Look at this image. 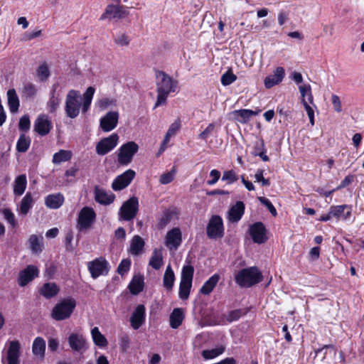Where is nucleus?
I'll use <instances>...</instances> for the list:
<instances>
[{"instance_id": "f257e3e1", "label": "nucleus", "mask_w": 364, "mask_h": 364, "mask_svg": "<svg viewBox=\"0 0 364 364\" xmlns=\"http://www.w3.org/2000/svg\"><path fill=\"white\" fill-rule=\"evenodd\" d=\"M156 85L157 99L154 107L166 103L168 95L176 91L178 81L164 71L158 70L156 72Z\"/></svg>"}, {"instance_id": "f03ea898", "label": "nucleus", "mask_w": 364, "mask_h": 364, "mask_svg": "<svg viewBox=\"0 0 364 364\" xmlns=\"http://www.w3.org/2000/svg\"><path fill=\"white\" fill-rule=\"evenodd\" d=\"M262 280V272L257 267L242 269L235 275V282L240 287H250Z\"/></svg>"}, {"instance_id": "7ed1b4c3", "label": "nucleus", "mask_w": 364, "mask_h": 364, "mask_svg": "<svg viewBox=\"0 0 364 364\" xmlns=\"http://www.w3.org/2000/svg\"><path fill=\"white\" fill-rule=\"evenodd\" d=\"M75 306L76 301L74 299H64L53 308L51 316L55 321L65 320L70 317Z\"/></svg>"}, {"instance_id": "20e7f679", "label": "nucleus", "mask_w": 364, "mask_h": 364, "mask_svg": "<svg viewBox=\"0 0 364 364\" xmlns=\"http://www.w3.org/2000/svg\"><path fill=\"white\" fill-rule=\"evenodd\" d=\"M82 98L79 91L70 90L65 98V112L68 117L76 118L80 112Z\"/></svg>"}, {"instance_id": "39448f33", "label": "nucleus", "mask_w": 364, "mask_h": 364, "mask_svg": "<svg viewBox=\"0 0 364 364\" xmlns=\"http://www.w3.org/2000/svg\"><path fill=\"white\" fill-rule=\"evenodd\" d=\"M139 210V200L135 196H133L123 203L119 210L120 219L125 221L133 220Z\"/></svg>"}, {"instance_id": "423d86ee", "label": "nucleus", "mask_w": 364, "mask_h": 364, "mask_svg": "<svg viewBox=\"0 0 364 364\" xmlns=\"http://www.w3.org/2000/svg\"><path fill=\"white\" fill-rule=\"evenodd\" d=\"M96 213L92 208L84 207L79 213L77 220V228L80 232L90 229L95 222Z\"/></svg>"}, {"instance_id": "0eeeda50", "label": "nucleus", "mask_w": 364, "mask_h": 364, "mask_svg": "<svg viewBox=\"0 0 364 364\" xmlns=\"http://www.w3.org/2000/svg\"><path fill=\"white\" fill-rule=\"evenodd\" d=\"M139 146L134 141H129L123 144L119 149L117 161L119 165H128L131 163L134 155L138 151Z\"/></svg>"}, {"instance_id": "6e6552de", "label": "nucleus", "mask_w": 364, "mask_h": 364, "mask_svg": "<svg viewBox=\"0 0 364 364\" xmlns=\"http://www.w3.org/2000/svg\"><path fill=\"white\" fill-rule=\"evenodd\" d=\"M87 269L94 279L102 275H107L109 271L108 262L103 257H100L87 262Z\"/></svg>"}, {"instance_id": "1a4fd4ad", "label": "nucleus", "mask_w": 364, "mask_h": 364, "mask_svg": "<svg viewBox=\"0 0 364 364\" xmlns=\"http://www.w3.org/2000/svg\"><path fill=\"white\" fill-rule=\"evenodd\" d=\"M206 233L210 239H218L223 237L224 227L223 220L219 215H213L208 223Z\"/></svg>"}, {"instance_id": "9d476101", "label": "nucleus", "mask_w": 364, "mask_h": 364, "mask_svg": "<svg viewBox=\"0 0 364 364\" xmlns=\"http://www.w3.org/2000/svg\"><path fill=\"white\" fill-rule=\"evenodd\" d=\"M119 136L112 134L108 137L103 138L96 145V152L98 155L104 156L111 151L117 145Z\"/></svg>"}, {"instance_id": "9b49d317", "label": "nucleus", "mask_w": 364, "mask_h": 364, "mask_svg": "<svg viewBox=\"0 0 364 364\" xmlns=\"http://www.w3.org/2000/svg\"><path fill=\"white\" fill-rule=\"evenodd\" d=\"M249 232L255 243L263 244L267 240V230L262 222H257L251 225Z\"/></svg>"}, {"instance_id": "f8f14e48", "label": "nucleus", "mask_w": 364, "mask_h": 364, "mask_svg": "<svg viewBox=\"0 0 364 364\" xmlns=\"http://www.w3.org/2000/svg\"><path fill=\"white\" fill-rule=\"evenodd\" d=\"M135 176V172L129 169L118 176L113 181L112 188L114 191H121L127 187Z\"/></svg>"}, {"instance_id": "ddd939ff", "label": "nucleus", "mask_w": 364, "mask_h": 364, "mask_svg": "<svg viewBox=\"0 0 364 364\" xmlns=\"http://www.w3.org/2000/svg\"><path fill=\"white\" fill-rule=\"evenodd\" d=\"M68 341L70 348L80 353H83L87 348L86 339L80 333H71L68 338Z\"/></svg>"}, {"instance_id": "4468645a", "label": "nucleus", "mask_w": 364, "mask_h": 364, "mask_svg": "<svg viewBox=\"0 0 364 364\" xmlns=\"http://www.w3.org/2000/svg\"><path fill=\"white\" fill-rule=\"evenodd\" d=\"M166 246L170 250H176L182 242V235L178 228H173L166 235Z\"/></svg>"}, {"instance_id": "2eb2a0df", "label": "nucleus", "mask_w": 364, "mask_h": 364, "mask_svg": "<svg viewBox=\"0 0 364 364\" xmlns=\"http://www.w3.org/2000/svg\"><path fill=\"white\" fill-rule=\"evenodd\" d=\"M38 269L34 265H28L19 272L18 283L21 287H25L34 278L38 276Z\"/></svg>"}, {"instance_id": "dca6fc26", "label": "nucleus", "mask_w": 364, "mask_h": 364, "mask_svg": "<svg viewBox=\"0 0 364 364\" xmlns=\"http://www.w3.org/2000/svg\"><path fill=\"white\" fill-rule=\"evenodd\" d=\"M52 127L51 121L46 115L39 116L34 124V131L41 136L47 135L51 130Z\"/></svg>"}, {"instance_id": "f3484780", "label": "nucleus", "mask_w": 364, "mask_h": 364, "mask_svg": "<svg viewBox=\"0 0 364 364\" xmlns=\"http://www.w3.org/2000/svg\"><path fill=\"white\" fill-rule=\"evenodd\" d=\"M119 114L117 112H109L100 119V127L104 132H110L114 129L118 122Z\"/></svg>"}, {"instance_id": "a211bd4d", "label": "nucleus", "mask_w": 364, "mask_h": 364, "mask_svg": "<svg viewBox=\"0 0 364 364\" xmlns=\"http://www.w3.org/2000/svg\"><path fill=\"white\" fill-rule=\"evenodd\" d=\"M144 320L145 307L144 305L139 304L136 306L130 318L131 326L135 330L139 329L144 323Z\"/></svg>"}, {"instance_id": "6ab92c4d", "label": "nucleus", "mask_w": 364, "mask_h": 364, "mask_svg": "<svg viewBox=\"0 0 364 364\" xmlns=\"http://www.w3.org/2000/svg\"><path fill=\"white\" fill-rule=\"evenodd\" d=\"M21 345L18 341H11L7 351L8 364H19Z\"/></svg>"}, {"instance_id": "aec40b11", "label": "nucleus", "mask_w": 364, "mask_h": 364, "mask_svg": "<svg viewBox=\"0 0 364 364\" xmlns=\"http://www.w3.org/2000/svg\"><path fill=\"white\" fill-rule=\"evenodd\" d=\"M245 204L242 201H237L232 205L229 211L228 219L231 223H237L242 217L245 213Z\"/></svg>"}, {"instance_id": "412c9836", "label": "nucleus", "mask_w": 364, "mask_h": 364, "mask_svg": "<svg viewBox=\"0 0 364 364\" xmlns=\"http://www.w3.org/2000/svg\"><path fill=\"white\" fill-rule=\"evenodd\" d=\"M284 77V69L282 67L276 68L273 75H269L264 79V85L267 88H271L282 81Z\"/></svg>"}, {"instance_id": "4be33fe9", "label": "nucleus", "mask_w": 364, "mask_h": 364, "mask_svg": "<svg viewBox=\"0 0 364 364\" xmlns=\"http://www.w3.org/2000/svg\"><path fill=\"white\" fill-rule=\"evenodd\" d=\"M260 111V109L253 111L252 109H242L235 110L232 114L237 122L242 124H247L252 117L257 115Z\"/></svg>"}, {"instance_id": "5701e85b", "label": "nucleus", "mask_w": 364, "mask_h": 364, "mask_svg": "<svg viewBox=\"0 0 364 364\" xmlns=\"http://www.w3.org/2000/svg\"><path fill=\"white\" fill-rule=\"evenodd\" d=\"M26 186V176L25 174L18 176L13 184V193L15 198L21 196L24 193Z\"/></svg>"}, {"instance_id": "b1692460", "label": "nucleus", "mask_w": 364, "mask_h": 364, "mask_svg": "<svg viewBox=\"0 0 364 364\" xmlns=\"http://www.w3.org/2000/svg\"><path fill=\"white\" fill-rule=\"evenodd\" d=\"M115 196L113 193H108L105 190L98 188H95V200L102 205H109L114 200Z\"/></svg>"}, {"instance_id": "393cba45", "label": "nucleus", "mask_w": 364, "mask_h": 364, "mask_svg": "<svg viewBox=\"0 0 364 364\" xmlns=\"http://www.w3.org/2000/svg\"><path fill=\"white\" fill-rule=\"evenodd\" d=\"M333 217L346 220L351 215V208L348 205H335L330 208Z\"/></svg>"}, {"instance_id": "a878e982", "label": "nucleus", "mask_w": 364, "mask_h": 364, "mask_svg": "<svg viewBox=\"0 0 364 364\" xmlns=\"http://www.w3.org/2000/svg\"><path fill=\"white\" fill-rule=\"evenodd\" d=\"M126 16V12L119 6L108 5L105 12L101 16L100 19L103 20L107 18H123Z\"/></svg>"}, {"instance_id": "bb28decb", "label": "nucleus", "mask_w": 364, "mask_h": 364, "mask_svg": "<svg viewBox=\"0 0 364 364\" xmlns=\"http://www.w3.org/2000/svg\"><path fill=\"white\" fill-rule=\"evenodd\" d=\"M58 87V83L53 84L50 90V97L47 103L48 109L50 113L56 111L60 102L59 95H56V90Z\"/></svg>"}, {"instance_id": "cd10ccee", "label": "nucleus", "mask_w": 364, "mask_h": 364, "mask_svg": "<svg viewBox=\"0 0 364 364\" xmlns=\"http://www.w3.org/2000/svg\"><path fill=\"white\" fill-rule=\"evenodd\" d=\"M8 105L11 113H16L20 105L19 99L15 89H9L7 91Z\"/></svg>"}, {"instance_id": "c85d7f7f", "label": "nucleus", "mask_w": 364, "mask_h": 364, "mask_svg": "<svg viewBox=\"0 0 364 364\" xmlns=\"http://www.w3.org/2000/svg\"><path fill=\"white\" fill-rule=\"evenodd\" d=\"M184 318V314L182 309L176 308L170 315V326L173 328H178L182 323Z\"/></svg>"}, {"instance_id": "c756f323", "label": "nucleus", "mask_w": 364, "mask_h": 364, "mask_svg": "<svg viewBox=\"0 0 364 364\" xmlns=\"http://www.w3.org/2000/svg\"><path fill=\"white\" fill-rule=\"evenodd\" d=\"M63 202L64 197L60 193L49 195L45 199L46 205L52 209L60 208Z\"/></svg>"}, {"instance_id": "7c9ffc66", "label": "nucleus", "mask_w": 364, "mask_h": 364, "mask_svg": "<svg viewBox=\"0 0 364 364\" xmlns=\"http://www.w3.org/2000/svg\"><path fill=\"white\" fill-rule=\"evenodd\" d=\"M46 341L41 337H37L34 339L32 346L33 353L43 359L45 356Z\"/></svg>"}, {"instance_id": "2f4dec72", "label": "nucleus", "mask_w": 364, "mask_h": 364, "mask_svg": "<svg viewBox=\"0 0 364 364\" xmlns=\"http://www.w3.org/2000/svg\"><path fill=\"white\" fill-rule=\"evenodd\" d=\"M59 289L55 283H46L41 288L39 292L46 299H50L58 294Z\"/></svg>"}, {"instance_id": "473e14b6", "label": "nucleus", "mask_w": 364, "mask_h": 364, "mask_svg": "<svg viewBox=\"0 0 364 364\" xmlns=\"http://www.w3.org/2000/svg\"><path fill=\"white\" fill-rule=\"evenodd\" d=\"M219 279L220 276L218 274H213L204 283L200 289V292L202 294L208 295L213 290Z\"/></svg>"}, {"instance_id": "72a5a7b5", "label": "nucleus", "mask_w": 364, "mask_h": 364, "mask_svg": "<svg viewBox=\"0 0 364 364\" xmlns=\"http://www.w3.org/2000/svg\"><path fill=\"white\" fill-rule=\"evenodd\" d=\"M34 200L30 192L26 193L20 203V213L26 215L33 207Z\"/></svg>"}, {"instance_id": "f704fd0d", "label": "nucleus", "mask_w": 364, "mask_h": 364, "mask_svg": "<svg viewBox=\"0 0 364 364\" xmlns=\"http://www.w3.org/2000/svg\"><path fill=\"white\" fill-rule=\"evenodd\" d=\"M175 281V274L171 267L168 265L163 277L164 287L168 290L171 291L173 289Z\"/></svg>"}, {"instance_id": "c9c22d12", "label": "nucleus", "mask_w": 364, "mask_h": 364, "mask_svg": "<svg viewBox=\"0 0 364 364\" xmlns=\"http://www.w3.org/2000/svg\"><path fill=\"white\" fill-rule=\"evenodd\" d=\"M144 247V240L139 235H135L132 238L130 244V252L133 255H139Z\"/></svg>"}, {"instance_id": "e433bc0d", "label": "nucleus", "mask_w": 364, "mask_h": 364, "mask_svg": "<svg viewBox=\"0 0 364 364\" xmlns=\"http://www.w3.org/2000/svg\"><path fill=\"white\" fill-rule=\"evenodd\" d=\"M144 288V277L141 275L134 276L129 285L132 294H138Z\"/></svg>"}, {"instance_id": "4c0bfd02", "label": "nucleus", "mask_w": 364, "mask_h": 364, "mask_svg": "<svg viewBox=\"0 0 364 364\" xmlns=\"http://www.w3.org/2000/svg\"><path fill=\"white\" fill-rule=\"evenodd\" d=\"M92 336L95 344L100 348L107 346V341L106 338L100 333L97 327H95L91 331Z\"/></svg>"}, {"instance_id": "58836bf2", "label": "nucleus", "mask_w": 364, "mask_h": 364, "mask_svg": "<svg viewBox=\"0 0 364 364\" xmlns=\"http://www.w3.org/2000/svg\"><path fill=\"white\" fill-rule=\"evenodd\" d=\"M36 75L41 82L46 81L49 78L50 72L46 62L41 63L36 69Z\"/></svg>"}, {"instance_id": "ea45409f", "label": "nucleus", "mask_w": 364, "mask_h": 364, "mask_svg": "<svg viewBox=\"0 0 364 364\" xmlns=\"http://www.w3.org/2000/svg\"><path fill=\"white\" fill-rule=\"evenodd\" d=\"M31 145V139L29 136H26L25 134H22L20 135L17 144H16V150L18 152L24 153L26 152Z\"/></svg>"}, {"instance_id": "a19ab883", "label": "nucleus", "mask_w": 364, "mask_h": 364, "mask_svg": "<svg viewBox=\"0 0 364 364\" xmlns=\"http://www.w3.org/2000/svg\"><path fill=\"white\" fill-rule=\"evenodd\" d=\"M149 265L158 270L163 265L162 254L160 250L155 249L149 260Z\"/></svg>"}, {"instance_id": "79ce46f5", "label": "nucleus", "mask_w": 364, "mask_h": 364, "mask_svg": "<svg viewBox=\"0 0 364 364\" xmlns=\"http://www.w3.org/2000/svg\"><path fill=\"white\" fill-rule=\"evenodd\" d=\"M72 154L70 151L60 150L54 154L53 156V163L60 164L63 161H69L71 159Z\"/></svg>"}, {"instance_id": "37998d69", "label": "nucleus", "mask_w": 364, "mask_h": 364, "mask_svg": "<svg viewBox=\"0 0 364 364\" xmlns=\"http://www.w3.org/2000/svg\"><path fill=\"white\" fill-rule=\"evenodd\" d=\"M28 242L30 248L33 253H39L42 252L43 244L40 241L38 237L36 235H31L29 237Z\"/></svg>"}, {"instance_id": "c03bdc74", "label": "nucleus", "mask_w": 364, "mask_h": 364, "mask_svg": "<svg viewBox=\"0 0 364 364\" xmlns=\"http://www.w3.org/2000/svg\"><path fill=\"white\" fill-rule=\"evenodd\" d=\"M194 273V268L191 265H186L181 272V282L192 283Z\"/></svg>"}, {"instance_id": "a18cd8bd", "label": "nucleus", "mask_w": 364, "mask_h": 364, "mask_svg": "<svg viewBox=\"0 0 364 364\" xmlns=\"http://www.w3.org/2000/svg\"><path fill=\"white\" fill-rule=\"evenodd\" d=\"M225 350L223 346H220L210 350H204L202 351V356L205 360L213 359L222 354Z\"/></svg>"}, {"instance_id": "49530a36", "label": "nucleus", "mask_w": 364, "mask_h": 364, "mask_svg": "<svg viewBox=\"0 0 364 364\" xmlns=\"http://www.w3.org/2000/svg\"><path fill=\"white\" fill-rule=\"evenodd\" d=\"M192 287V283L188 282H180L179 286V297L182 300H186L189 297L191 289Z\"/></svg>"}, {"instance_id": "de8ad7c7", "label": "nucleus", "mask_w": 364, "mask_h": 364, "mask_svg": "<svg viewBox=\"0 0 364 364\" xmlns=\"http://www.w3.org/2000/svg\"><path fill=\"white\" fill-rule=\"evenodd\" d=\"M36 85L31 82H27L23 85L22 88V96L26 98H31L36 95Z\"/></svg>"}, {"instance_id": "09e8293b", "label": "nucleus", "mask_w": 364, "mask_h": 364, "mask_svg": "<svg viewBox=\"0 0 364 364\" xmlns=\"http://www.w3.org/2000/svg\"><path fill=\"white\" fill-rule=\"evenodd\" d=\"M173 216V213L169 210H166L164 211L161 218L159 219L158 223L159 228H164L166 227L171 220Z\"/></svg>"}, {"instance_id": "8fccbe9b", "label": "nucleus", "mask_w": 364, "mask_h": 364, "mask_svg": "<svg viewBox=\"0 0 364 364\" xmlns=\"http://www.w3.org/2000/svg\"><path fill=\"white\" fill-rule=\"evenodd\" d=\"M237 80V76L232 73L231 70H228L221 76V83L224 86L229 85Z\"/></svg>"}, {"instance_id": "3c124183", "label": "nucleus", "mask_w": 364, "mask_h": 364, "mask_svg": "<svg viewBox=\"0 0 364 364\" xmlns=\"http://www.w3.org/2000/svg\"><path fill=\"white\" fill-rule=\"evenodd\" d=\"M299 89L302 98L301 101L304 99L305 96L307 95L309 102L311 104L313 103V95L311 94V86L309 85H300Z\"/></svg>"}, {"instance_id": "603ef678", "label": "nucleus", "mask_w": 364, "mask_h": 364, "mask_svg": "<svg viewBox=\"0 0 364 364\" xmlns=\"http://www.w3.org/2000/svg\"><path fill=\"white\" fill-rule=\"evenodd\" d=\"M130 266L131 260L129 259H124L119 263L117 272L118 274L123 276L129 270Z\"/></svg>"}, {"instance_id": "864d4df0", "label": "nucleus", "mask_w": 364, "mask_h": 364, "mask_svg": "<svg viewBox=\"0 0 364 364\" xmlns=\"http://www.w3.org/2000/svg\"><path fill=\"white\" fill-rule=\"evenodd\" d=\"M175 174H176V170L174 168H173V169L168 172V173H163L161 177H160V183L161 184H168L169 183H171L173 178H174V176H175Z\"/></svg>"}, {"instance_id": "5fc2aeb1", "label": "nucleus", "mask_w": 364, "mask_h": 364, "mask_svg": "<svg viewBox=\"0 0 364 364\" xmlns=\"http://www.w3.org/2000/svg\"><path fill=\"white\" fill-rule=\"evenodd\" d=\"M2 213L4 215V218L12 227H15L17 225V223L15 219V215L10 209H3Z\"/></svg>"}, {"instance_id": "6e6d98bb", "label": "nucleus", "mask_w": 364, "mask_h": 364, "mask_svg": "<svg viewBox=\"0 0 364 364\" xmlns=\"http://www.w3.org/2000/svg\"><path fill=\"white\" fill-rule=\"evenodd\" d=\"M222 180L228 181V183H232L238 180V176L232 170L226 171L223 173Z\"/></svg>"}, {"instance_id": "4d7b16f0", "label": "nucleus", "mask_w": 364, "mask_h": 364, "mask_svg": "<svg viewBox=\"0 0 364 364\" xmlns=\"http://www.w3.org/2000/svg\"><path fill=\"white\" fill-rule=\"evenodd\" d=\"M31 127V122L29 117L28 115H23L21 117L18 123V128L21 131L27 132L29 130Z\"/></svg>"}, {"instance_id": "13d9d810", "label": "nucleus", "mask_w": 364, "mask_h": 364, "mask_svg": "<svg viewBox=\"0 0 364 364\" xmlns=\"http://www.w3.org/2000/svg\"><path fill=\"white\" fill-rule=\"evenodd\" d=\"M117 103L116 100L110 99V98H102L100 99L98 102V106L102 109H107L109 107L115 106Z\"/></svg>"}, {"instance_id": "bf43d9fd", "label": "nucleus", "mask_w": 364, "mask_h": 364, "mask_svg": "<svg viewBox=\"0 0 364 364\" xmlns=\"http://www.w3.org/2000/svg\"><path fill=\"white\" fill-rule=\"evenodd\" d=\"M130 39L125 33H121L114 37V42L119 46H127L129 44Z\"/></svg>"}, {"instance_id": "052dcab7", "label": "nucleus", "mask_w": 364, "mask_h": 364, "mask_svg": "<svg viewBox=\"0 0 364 364\" xmlns=\"http://www.w3.org/2000/svg\"><path fill=\"white\" fill-rule=\"evenodd\" d=\"M258 200L260 201L262 204H263L264 206L267 208V209L273 216H276L277 215L276 208H274V206L272 205L269 200L264 197H259Z\"/></svg>"}, {"instance_id": "680f3d73", "label": "nucleus", "mask_w": 364, "mask_h": 364, "mask_svg": "<svg viewBox=\"0 0 364 364\" xmlns=\"http://www.w3.org/2000/svg\"><path fill=\"white\" fill-rule=\"evenodd\" d=\"M331 102L335 112L338 113L342 112L341 101L338 95L335 94L331 95Z\"/></svg>"}, {"instance_id": "e2e57ef3", "label": "nucleus", "mask_w": 364, "mask_h": 364, "mask_svg": "<svg viewBox=\"0 0 364 364\" xmlns=\"http://www.w3.org/2000/svg\"><path fill=\"white\" fill-rule=\"evenodd\" d=\"M214 129L215 124L213 123L209 124L208 126L205 128V129L198 135V137L203 140H206L212 134Z\"/></svg>"}, {"instance_id": "0e129e2a", "label": "nucleus", "mask_w": 364, "mask_h": 364, "mask_svg": "<svg viewBox=\"0 0 364 364\" xmlns=\"http://www.w3.org/2000/svg\"><path fill=\"white\" fill-rule=\"evenodd\" d=\"M263 151H266L265 145L264 140L262 139H260L259 140L255 142L252 154L257 156H258L259 153Z\"/></svg>"}, {"instance_id": "69168bd1", "label": "nucleus", "mask_w": 364, "mask_h": 364, "mask_svg": "<svg viewBox=\"0 0 364 364\" xmlns=\"http://www.w3.org/2000/svg\"><path fill=\"white\" fill-rule=\"evenodd\" d=\"M242 312L241 309H236V310L231 311L230 312H229V314L227 316V320L229 322L237 321L240 318V316H242Z\"/></svg>"}, {"instance_id": "338daca9", "label": "nucleus", "mask_w": 364, "mask_h": 364, "mask_svg": "<svg viewBox=\"0 0 364 364\" xmlns=\"http://www.w3.org/2000/svg\"><path fill=\"white\" fill-rule=\"evenodd\" d=\"M263 173V170L258 169L255 176V179L257 182H261L262 186H268L270 184L269 181L264 178Z\"/></svg>"}, {"instance_id": "774afa93", "label": "nucleus", "mask_w": 364, "mask_h": 364, "mask_svg": "<svg viewBox=\"0 0 364 364\" xmlns=\"http://www.w3.org/2000/svg\"><path fill=\"white\" fill-rule=\"evenodd\" d=\"M181 127V121L180 119L176 120L173 123L171 124L169 127L167 133L168 135L173 136L176 134V132L180 129Z\"/></svg>"}]
</instances>
